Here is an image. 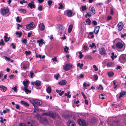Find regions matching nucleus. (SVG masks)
Wrapping results in <instances>:
<instances>
[{"instance_id":"obj_47","label":"nucleus","mask_w":126,"mask_h":126,"mask_svg":"<svg viewBox=\"0 0 126 126\" xmlns=\"http://www.w3.org/2000/svg\"><path fill=\"white\" fill-rule=\"evenodd\" d=\"M59 5H60V6L58 7L59 9H62L63 8V5L61 3H60L59 4Z\"/></svg>"},{"instance_id":"obj_32","label":"nucleus","mask_w":126,"mask_h":126,"mask_svg":"<svg viewBox=\"0 0 126 126\" xmlns=\"http://www.w3.org/2000/svg\"><path fill=\"white\" fill-rule=\"evenodd\" d=\"M60 76V75L59 73L57 74L54 75V78L57 80H58V78Z\"/></svg>"},{"instance_id":"obj_60","label":"nucleus","mask_w":126,"mask_h":126,"mask_svg":"<svg viewBox=\"0 0 126 126\" xmlns=\"http://www.w3.org/2000/svg\"><path fill=\"white\" fill-rule=\"evenodd\" d=\"M92 23L94 25H96L97 24V22L95 20H93L92 21Z\"/></svg>"},{"instance_id":"obj_4","label":"nucleus","mask_w":126,"mask_h":126,"mask_svg":"<svg viewBox=\"0 0 126 126\" xmlns=\"http://www.w3.org/2000/svg\"><path fill=\"white\" fill-rule=\"evenodd\" d=\"M73 12L71 10H66L65 12V15L69 17L72 16H73Z\"/></svg>"},{"instance_id":"obj_46","label":"nucleus","mask_w":126,"mask_h":126,"mask_svg":"<svg viewBox=\"0 0 126 126\" xmlns=\"http://www.w3.org/2000/svg\"><path fill=\"white\" fill-rule=\"evenodd\" d=\"M49 112H48L44 113L42 114V115L43 116L46 115V116H49Z\"/></svg>"},{"instance_id":"obj_59","label":"nucleus","mask_w":126,"mask_h":126,"mask_svg":"<svg viewBox=\"0 0 126 126\" xmlns=\"http://www.w3.org/2000/svg\"><path fill=\"white\" fill-rule=\"evenodd\" d=\"M83 48L84 50H87V47L86 45H84L83 47Z\"/></svg>"},{"instance_id":"obj_37","label":"nucleus","mask_w":126,"mask_h":126,"mask_svg":"<svg viewBox=\"0 0 126 126\" xmlns=\"http://www.w3.org/2000/svg\"><path fill=\"white\" fill-rule=\"evenodd\" d=\"M19 11L23 13H25L26 12V11L25 9H20L19 10Z\"/></svg>"},{"instance_id":"obj_51","label":"nucleus","mask_w":126,"mask_h":126,"mask_svg":"<svg viewBox=\"0 0 126 126\" xmlns=\"http://www.w3.org/2000/svg\"><path fill=\"white\" fill-rule=\"evenodd\" d=\"M19 17L18 16L16 18V20L17 22H21V20H19Z\"/></svg>"},{"instance_id":"obj_24","label":"nucleus","mask_w":126,"mask_h":126,"mask_svg":"<svg viewBox=\"0 0 126 126\" xmlns=\"http://www.w3.org/2000/svg\"><path fill=\"white\" fill-rule=\"evenodd\" d=\"M82 9V11H84L86 10L87 9V8L86 5L82 6L81 7Z\"/></svg>"},{"instance_id":"obj_23","label":"nucleus","mask_w":126,"mask_h":126,"mask_svg":"<svg viewBox=\"0 0 126 126\" xmlns=\"http://www.w3.org/2000/svg\"><path fill=\"white\" fill-rule=\"evenodd\" d=\"M114 64V63H109L107 64V66L108 67H111V66H113Z\"/></svg>"},{"instance_id":"obj_16","label":"nucleus","mask_w":126,"mask_h":126,"mask_svg":"<svg viewBox=\"0 0 126 126\" xmlns=\"http://www.w3.org/2000/svg\"><path fill=\"white\" fill-rule=\"evenodd\" d=\"M20 103L26 107H28L29 106V104L27 103L23 100L20 101Z\"/></svg>"},{"instance_id":"obj_53","label":"nucleus","mask_w":126,"mask_h":126,"mask_svg":"<svg viewBox=\"0 0 126 126\" xmlns=\"http://www.w3.org/2000/svg\"><path fill=\"white\" fill-rule=\"evenodd\" d=\"M23 84L27 85V84H29V82L28 81L26 80V81H23Z\"/></svg>"},{"instance_id":"obj_45","label":"nucleus","mask_w":126,"mask_h":126,"mask_svg":"<svg viewBox=\"0 0 126 126\" xmlns=\"http://www.w3.org/2000/svg\"><path fill=\"white\" fill-rule=\"evenodd\" d=\"M25 53L26 54V55H30L31 53V52L30 51H26L25 52Z\"/></svg>"},{"instance_id":"obj_63","label":"nucleus","mask_w":126,"mask_h":126,"mask_svg":"<svg viewBox=\"0 0 126 126\" xmlns=\"http://www.w3.org/2000/svg\"><path fill=\"white\" fill-rule=\"evenodd\" d=\"M27 40L26 39H25L23 40H22V42L24 44H26L27 43Z\"/></svg>"},{"instance_id":"obj_31","label":"nucleus","mask_w":126,"mask_h":126,"mask_svg":"<svg viewBox=\"0 0 126 126\" xmlns=\"http://www.w3.org/2000/svg\"><path fill=\"white\" fill-rule=\"evenodd\" d=\"M51 89L49 86L48 87L47 89V91L48 93H50L51 92Z\"/></svg>"},{"instance_id":"obj_39","label":"nucleus","mask_w":126,"mask_h":126,"mask_svg":"<svg viewBox=\"0 0 126 126\" xmlns=\"http://www.w3.org/2000/svg\"><path fill=\"white\" fill-rule=\"evenodd\" d=\"M10 111V110L8 109H6L5 110H3V112L4 113H5L8 112Z\"/></svg>"},{"instance_id":"obj_48","label":"nucleus","mask_w":126,"mask_h":126,"mask_svg":"<svg viewBox=\"0 0 126 126\" xmlns=\"http://www.w3.org/2000/svg\"><path fill=\"white\" fill-rule=\"evenodd\" d=\"M12 89L14 90V92H17V86H15L14 87L12 88Z\"/></svg>"},{"instance_id":"obj_15","label":"nucleus","mask_w":126,"mask_h":126,"mask_svg":"<svg viewBox=\"0 0 126 126\" xmlns=\"http://www.w3.org/2000/svg\"><path fill=\"white\" fill-rule=\"evenodd\" d=\"M67 83L66 81L65 80H63L59 82V84L62 85H65Z\"/></svg>"},{"instance_id":"obj_6","label":"nucleus","mask_w":126,"mask_h":126,"mask_svg":"<svg viewBox=\"0 0 126 126\" xmlns=\"http://www.w3.org/2000/svg\"><path fill=\"white\" fill-rule=\"evenodd\" d=\"M89 10L91 14L94 15L95 13L94 8L93 6H90L89 7Z\"/></svg>"},{"instance_id":"obj_7","label":"nucleus","mask_w":126,"mask_h":126,"mask_svg":"<svg viewBox=\"0 0 126 126\" xmlns=\"http://www.w3.org/2000/svg\"><path fill=\"white\" fill-rule=\"evenodd\" d=\"M118 30V31H121L123 27V25L122 22H119L117 25Z\"/></svg>"},{"instance_id":"obj_30","label":"nucleus","mask_w":126,"mask_h":126,"mask_svg":"<svg viewBox=\"0 0 126 126\" xmlns=\"http://www.w3.org/2000/svg\"><path fill=\"white\" fill-rule=\"evenodd\" d=\"M16 35H18V37H21V36L22 35V34L21 32H16Z\"/></svg>"},{"instance_id":"obj_26","label":"nucleus","mask_w":126,"mask_h":126,"mask_svg":"<svg viewBox=\"0 0 126 126\" xmlns=\"http://www.w3.org/2000/svg\"><path fill=\"white\" fill-rule=\"evenodd\" d=\"M70 93V92H68L67 93H66L64 94V95L65 96H67V97L70 98L71 97V96L70 94L69 95V94Z\"/></svg>"},{"instance_id":"obj_13","label":"nucleus","mask_w":126,"mask_h":126,"mask_svg":"<svg viewBox=\"0 0 126 126\" xmlns=\"http://www.w3.org/2000/svg\"><path fill=\"white\" fill-rule=\"evenodd\" d=\"M117 47L119 48H121L123 47V44L121 42L117 43L116 45Z\"/></svg>"},{"instance_id":"obj_54","label":"nucleus","mask_w":126,"mask_h":126,"mask_svg":"<svg viewBox=\"0 0 126 126\" xmlns=\"http://www.w3.org/2000/svg\"><path fill=\"white\" fill-rule=\"evenodd\" d=\"M4 38H5L4 39V41H5L6 42H7L9 40V39H8V38H7V36H5L4 37Z\"/></svg>"},{"instance_id":"obj_11","label":"nucleus","mask_w":126,"mask_h":126,"mask_svg":"<svg viewBox=\"0 0 126 126\" xmlns=\"http://www.w3.org/2000/svg\"><path fill=\"white\" fill-rule=\"evenodd\" d=\"M68 126H76L75 123L72 121H69L67 123Z\"/></svg>"},{"instance_id":"obj_2","label":"nucleus","mask_w":126,"mask_h":126,"mask_svg":"<svg viewBox=\"0 0 126 126\" xmlns=\"http://www.w3.org/2000/svg\"><path fill=\"white\" fill-rule=\"evenodd\" d=\"M9 10L8 9L2 8L0 10V13L2 15L5 16L6 14L9 12Z\"/></svg>"},{"instance_id":"obj_25","label":"nucleus","mask_w":126,"mask_h":126,"mask_svg":"<svg viewBox=\"0 0 126 126\" xmlns=\"http://www.w3.org/2000/svg\"><path fill=\"white\" fill-rule=\"evenodd\" d=\"M99 97L100 98H101L103 99L106 98V95H103V94H101L100 95H99Z\"/></svg>"},{"instance_id":"obj_17","label":"nucleus","mask_w":126,"mask_h":126,"mask_svg":"<svg viewBox=\"0 0 126 126\" xmlns=\"http://www.w3.org/2000/svg\"><path fill=\"white\" fill-rule=\"evenodd\" d=\"M99 28L100 27L99 26H97L95 28L94 32L95 34H97L98 33Z\"/></svg>"},{"instance_id":"obj_35","label":"nucleus","mask_w":126,"mask_h":126,"mask_svg":"<svg viewBox=\"0 0 126 126\" xmlns=\"http://www.w3.org/2000/svg\"><path fill=\"white\" fill-rule=\"evenodd\" d=\"M23 90L25 91L27 94H28L29 92L31 93V90H29L28 89H23Z\"/></svg>"},{"instance_id":"obj_21","label":"nucleus","mask_w":126,"mask_h":126,"mask_svg":"<svg viewBox=\"0 0 126 126\" xmlns=\"http://www.w3.org/2000/svg\"><path fill=\"white\" fill-rule=\"evenodd\" d=\"M57 28L59 29V31H61L62 30H63V29H64V27L61 25H59L58 26Z\"/></svg>"},{"instance_id":"obj_29","label":"nucleus","mask_w":126,"mask_h":126,"mask_svg":"<svg viewBox=\"0 0 126 126\" xmlns=\"http://www.w3.org/2000/svg\"><path fill=\"white\" fill-rule=\"evenodd\" d=\"M64 49V51L67 53L68 52V50L69 49V48L66 46H65Z\"/></svg>"},{"instance_id":"obj_58","label":"nucleus","mask_w":126,"mask_h":126,"mask_svg":"<svg viewBox=\"0 0 126 126\" xmlns=\"http://www.w3.org/2000/svg\"><path fill=\"white\" fill-rule=\"evenodd\" d=\"M17 30H18L19 29V27H22V26L21 25H20L19 24H17Z\"/></svg>"},{"instance_id":"obj_27","label":"nucleus","mask_w":126,"mask_h":126,"mask_svg":"<svg viewBox=\"0 0 126 126\" xmlns=\"http://www.w3.org/2000/svg\"><path fill=\"white\" fill-rule=\"evenodd\" d=\"M83 66V63L80 64V63H78L77 64V66L79 67L80 69H81L82 67Z\"/></svg>"},{"instance_id":"obj_8","label":"nucleus","mask_w":126,"mask_h":126,"mask_svg":"<svg viewBox=\"0 0 126 126\" xmlns=\"http://www.w3.org/2000/svg\"><path fill=\"white\" fill-rule=\"evenodd\" d=\"M99 53L101 55H106V54L104 49L102 48H100L99 49Z\"/></svg>"},{"instance_id":"obj_40","label":"nucleus","mask_w":126,"mask_h":126,"mask_svg":"<svg viewBox=\"0 0 126 126\" xmlns=\"http://www.w3.org/2000/svg\"><path fill=\"white\" fill-rule=\"evenodd\" d=\"M47 2L49 6H51L52 3V1L51 0H49Z\"/></svg>"},{"instance_id":"obj_49","label":"nucleus","mask_w":126,"mask_h":126,"mask_svg":"<svg viewBox=\"0 0 126 126\" xmlns=\"http://www.w3.org/2000/svg\"><path fill=\"white\" fill-rule=\"evenodd\" d=\"M98 89L100 90H103V87L101 85H99V87L98 88Z\"/></svg>"},{"instance_id":"obj_3","label":"nucleus","mask_w":126,"mask_h":126,"mask_svg":"<svg viewBox=\"0 0 126 126\" xmlns=\"http://www.w3.org/2000/svg\"><path fill=\"white\" fill-rule=\"evenodd\" d=\"M78 122L79 124L82 126H86L87 125L85 121L84 120L79 119L78 120Z\"/></svg>"},{"instance_id":"obj_36","label":"nucleus","mask_w":126,"mask_h":126,"mask_svg":"<svg viewBox=\"0 0 126 126\" xmlns=\"http://www.w3.org/2000/svg\"><path fill=\"white\" fill-rule=\"evenodd\" d=\"M89 47H91V48H92L93 47H94L95 48L96 47V46L95 45L94 43H93L92 44L90 45Z\"/></svg>"},{"instance_id":"obj_5","label":"nucleus","mask_w":126,"mask_h":126,"mask_svg":"<svg viewBox=\"0 0 126 126\" xmlns=\"http://www.w3.org/2000/svg\"><path fill=\"white\" fill-rule=\"evenodd\" d=\"M34 26V23L33 22H32L30 24L27 25H26V28L27 29H30L32 28Z\"/></svg>"},{"instance_id":"obj_18","label":"nucleus","mask_w":126,"mask_h":126,"mask_svg":"<svg viewBox=\"0 0 126 126\" xmlns=\"http://www.w3.org/2000/svg\"><path fill=\"white\" fill-rule=\"evenodd\" d=\"M35 84L37 86H39L41 85V83L40 81L36 80L35 83Z\"/></svg>"},{"instance_id":"obj_12","label":"nucleus","mask_w":126,"mask_h":126,"mask_svg":"<svg viewBox=\"0 0 126 126\" xmlns=\"http://www.w3.org/2000/svg\"><path fill=\"white\" fill-rule=\"evenodd\" d=\"M33 102L34 103L38 105H40L42 104V101L38 99L34 100L33 101Z\"/></svg>"},{"instance_id":"obj_64","label":"nucleus","mask_w":126,"mask_h":126,"mask_svg":"<svg viewBox=\"0 0 126 126\" xmlns=\"http://www.w3.org/2000/svg\"><path fill=\"white\" fill-rule=\"evenodd\" d=\"M19 125V126H26L25 124L24 123H21Z\"/></svg>"},{"instance_id":"obj_52","label":"nucleus","mask_w":126,"mask_h":126,"mask_svg":"<svg viewBox=\"0 0 126 126\" xmlns=\"http://www.w3.org/2000/svg\"><path fill=\"white\" fill-rule=\"evenodd\" d=\"M0 119H1L0 121V122L1 123H3V121H6V119H3V118L2 117H0Z\"/></svg>"},{"instance_id":"obj_19","label":"nucleus","mask_w":126,"mask_h":126,"mask_svg":"<svg viewBox=\"0 0 126 126\" xmlns=\"http://www.w3.org/2000/svg\"><path fill=\"white\" fill-rule=\"evenodd\" d=\"M43 41V39H41L40 40H37V42L39 43V46L41 47L42 46L43 44L42 42Z\"/></svg>"},{"instance_id":"obj_14","label":"nucleus","mask_w":126,"mask_h":126,"mask_svg":"<svg viewBox=\"0 0 126 126\" xmlns=\"http://www.w3.org/2000/svg\"><path fill=\"white\" fill-rule=\"evenodd\" d=\"M7 89L6 87L3 85L0 86V90L3 92H5Z\"/></svg>"},{"instance_id":"obj_34","label":"nucleus","mask_w":126,"mask_h":126,"mask_svg":"<svg viewBox=\"0 0 126 126\" xmlns=\"http://www.w3.org/2000/svg\"><path fill=\"white\" fill-rule=\"evenodd\" d=\"M126 93L125 92V93H120V95L118 97L119 98H120L121 97L123 96L124 95H125L126 94Z\"/></svg>"},{"instance_id":"obj_57","label":"nucleus","mask_w":126,"mask_h":126,"mask_svg":"<svg viewBox=\"0 0 126 126\" xmlns=\"http://www.w3.org/2000/svg\"><path fill=\"white\" fill-rule=\"evenodd\" d=\"M36 57L37 58H39L41 59V56L40 55H38L37 53L36 54Z\"/></svg>"},{"instance_id":"obj_61","label":"nucleus","mask_w":126,"mask_h":126,"mask_svg":"<svg viewBox=\"0 0 126 126\" xmlns=\"http://www.w3.org/2000/svg\"><path fill=\"white\" fill-rule=\"evenodd\" d=\"M93 67L95 69L94 70L95 71H96L98 70V68H96L97 67L96 65H94L93 66Z\"/></svg>"},{"instance_id":"obj_50","label":"nucleus","mask_w":126,"mask_h":126,"mask_svg":"<svg viewBox=\"0 0 126 126\" xmlns=\"http://www.w3.org/2000/svg\"><path fill=\"white\" fill-rule=\"evenodd\" d=\"M94 80H96L98 79V76L96 75H94Z\"/></svg>"},{"instance_id":"obj_33","label":"nucleus","mask_w":126,"mask_h":126,"mask_svg":"<svg viewBox=\"0 0 126 126\" xmlns=\"http://www.w3.org/2000/svg\"><path fill=\"white\" fill-rule=\"evenodd\" d=\"M120 58L123 60L126 61V56L125 55H122L120 56Z\"/></svg>"},{"instance_id":"obj_28","label":"nucleus","mask_w":126,"mask_h":126,"mask_svg":"<svg viewBox=\"0 0 126 126\" xmlns=\"http://www.w3.org/2000/svg\"><path fill=\"white\" fill-rule=\"evenodd\" d=\"M114 74L113 72L112 71H110L108 73V74L109 77L112 76L114 75Z\"/></svg>"},{"instance_id":"obj_44","label":"nucleus","mask_w":126,"mask_h":126,"mask_svg":"<svg viewBox=\"0 0 126 126\" xmlns=\"http://www.w3.org/2000/svg\"><path fill=\"white\" fill-rule=\"evenodd\" d=\"M79 58L80 59H81L83 57V55L82 54V52H80L79 53Z\"/></svg>"},{"instance_id":"obj_38","label":"nucleus","mask_w":126,"mask_h":126,"mask_svg":"<svg viewBox=\"0 0 126 126\" xmlns=\"http://www.w3.org/2000/svg\"><path fill=\"white\" fill-rule=\"evenodd\" d=\"M85 21L86 23H88V24L89 25L90 24L91 21L89 18H88L85 20Z\"/></svg>"},{"instance_id":"obj_55","label":"nucleus","mask_w":126,"mask_h":126,"mask_svg":"<svg viewBox=\"0 0 126 126\" xmlns=\"http://www.w3.org/2000/svg\"><path fill=\"white\" fill-rule=\"evenodd\" d=\"M30 77L32 78H33V77L32 76L34 74L33 73L32 71H31L30 72Z\"/></svg>"},{"instance_id":"obj_42","label":"nucleus","mask_w":126,"mask_h":126,"mask_svg":"<svg viewBox=\"0 0 126 126\" xmlns=\"http://www.w3.org/2000/svg\"><path fill=\"white\" fill-rule=\"evenodd\" d=\"M91 123L93 124L94 123L96 122V120L94 118H92L91 120Z\"/></svg>"},{"instance_id":"obj_62","label":"nucleus","mask_w":126,"mask_h":126,"mask_svg":"<svg viewBox=\"0 0 126 126\" xmlns=\"http://www.w3.org/2000/svg\"><path fill=\"white\" fill-rule=\"evenodd\" d=\"M32 33V31H30L28 33V36L29 37H30Z\"/></svg>"},{"instance_id":"obj_10","label":"nucleus","mask_w":126,"mask_h":126,"mask_svg":"<svg viewBox=\"0 0 126 126\" xmlns=\"http://www.w3.org/2000/svg\"><path fill=\"white\" fill-rule=\"evenodd\" d=\"M39 28L40 30L41 31H43L44 30L45 28V26L44 24L42 23H40L39 24Z\"/></svg>"},{"instance_id":"obj_1","label":"nucleus","mask_w":126,"mask_h":126,"mask_svg":"<svg viewBox=\"0 0 126 126\" xmlns=\"http://www.w3.org/2000/svg\"><path fill=\"white\" fill-rule=\"evenodd\" d=\"M72 65L69 64H66L63 66V68L65 71H67L71 69Z\"/></svg>"},{"instance_id":"obj_20","label":"nucleus","mask_w":126,"mask_h":126,"mask_svg":"<svg viewBox=\"0 0 126 126\" xmlns=\"http://www.w3.org/2000/svg\"><path fill=\"white\" fill-rule=\"evenodd\" d=\"M35 5L33 4L32 3H29L28 4V7H30L31 9H32V8H35Z\"/></svg>"},{"instance_id":"obj_43","label":"nucleus","mask_w":126,"mask_h":126,"mask_svg":"<svg viewBox=\"0 0 126 126\" xmlns=\"http://www.w3.org/2000/svg\"><path fill=\"white\" fill-rule=\"evenodd\" d=\"M83 85L84 87H85L87 86H89L90 85V84H87L86 83L84 82V83L83 84Z\"/></svg>"},{"instance_id":"obj_56","label":"nucleus","mask_w":126,"mask_h":126,"mask_svg":"<svg viewBox=\"0 0 126 126\" xmlns=\"http://www.w3.org/2000/svg\"><path fill=\"white\" fill-rule=\"evenodd\" d=\"M38 9L40 11H41L42 10V5H40L38 7Z\"/></svg>"},{"instance_id":"obj_9","label":"nucleus","mask_w":126,"mask_h":126,"mask_svg":"<svg viewBox=\"0 0 126 126\" xmlns=\"http://www.w3.org/2000/svg\"><path fill=\"white\" fill-rule=\"evenodd\" d=\"M56 116V114L55 113L52 112H49V116L52 118H55Z\"/></svg>"},{"instance_id":"obj_41","label":"nucleus","mask_w":126,"mask_h":126,"mask_svg":"<svg viewBox=\"0 0 126 126\" xmlns=\"http://www.w3.org/2000/svg\"><path fill=\"white\" fill-rule=\"evenodd\" d=\"M4 45V43L3 40V39H1L0 40V45Z\"/></svg>"},{"instance_id":"obj_22","label":"nucleus","mask_w":126,"mask_h":126,"mask_svg":"<svg viewBox=\"0 0 126 126\" xmlns=\"http://www.w3.org/2000/svg\"><path fill=\"white\" fill-rule=\"evenodd\" d=\"M73 27V25L72 24L70 25L68 27V32L70 33L71 32L72 28Z\"/></svg>"}]
</instances>
